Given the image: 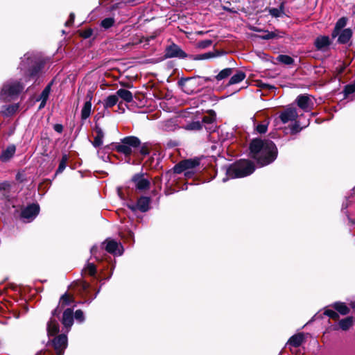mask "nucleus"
I'll use <instances>...</instances> for the list:
<instances>
[{
    "label": "nucleus",
    "mask_w": 355,
    "mask_h": 355,
    "mask_svg": "<svg viewBox=\"0 0 355 355\" xmlns=\"http://www.w3.org/2000/svg\"><path fill=\"white\" fill-rule=\"evenodd\" d=\"M141 146V140L136 136H126L121 139L120 145H116L115 151L129 157L132 154H135L137 150Z\"/></svg>",
    "instance_id": "7ed1b4c3"
},
{
    "label": "nucleus",
    "mask_w": 355,
    "mask_h": 355,
    "mask_svg": "<svg viewBox=\"0 0 355 355\" xmlns=\"http://www.w3.org/2000/svg\"><path fill=\"white\" fill-rule=\"evenodd\" d=\"M92 102L86 101L81 110V119L86 120L91 114Z\"/></svg>",
    "instance_id": "f704fd0d"
},
{
    "label": "nucleus",
    "mask_w": 355,
    "mask_h": 355,
    "mask_svg": "<svg viewBox=\"0 0 355 355\" xmlns=\"http://www.w3.org/2000/svg\"><path fill=\"white\" fill-rule=\"evenodd\" d=\"M279 37H280V36L278 35L276 31H266V34L261 36V38L265 40H269Z\"/></svg>",
    "instance_id": "c03bdc74"
},
{
    "label": "nucleus",
    "mask_w": 355,
    "mask_h": 355,
    "mask_svg": "<svg viewBox=\"0 0 355 355\" xmlns=\"http://www.w3.org/2000/svg\"><path fill=\"white\" fill-rule=\"evenodd\" d=\"M11 188V184L8 181H4L0 183V191H4L7 192H10Z\"/></svg>",
    "instance_id": "603ef678"
},
{
    "label": "nucleus",
    "mask_w": 355,
    "mask_h": 355,
    "mask_svg": "<svg viewBox=\"0 0 355 355\" xmlns=\"http://www.w3.org/2000/svg\"><path fill=\"white\" fill-rule=\"evenodd\" d=\"M150 202L151 198L150 197L141 196L137 199L136 207H137L139 211L144 213L150 209Z\"/></svg>",
    "instance_id": "aec40b11"
},
{
    "label": "nucleus",
    "mask_w": 355,
    "mask_h": 355,
    "mask_svg": "<svg viewBox=\"0 0 355 355\" xmlns=\"http://www.w3.org/2000/svg\"><path fill=\"white\" fill-rule=\"evenodd\" d=\"M331 44V39L327 35H319L314 41V46L318 51H322Z\"/></svg>",
    "instance_id": "f3484780"
},
{
    "label": "nucleus",
    "mask_w": 355,
    "mask_h": 355,
    "mask_svg": "<svg viewBox=\"0 0 355 355\" xmlns=\"http://www.w3.org/2000/svg\"><path fill=\"white\" fill-rule=\"evenodd\" d=\"M227 178H223V182L229 178H241L252 174L256 166L253 161L248 159H240L233 164L224 167Z\"/></svg>",
    "instance_id": "f03ea898"
},
{
    "label": "nucleus",
    "mask_w": 355,
    "mask_h": 355,
    "mask_svg": "<svg viewBox=\"0 0 355 355\" xmlns=\"http://www.w3.org/2000/svg\"><path fill=\"white\" fill-rule=\"evenodd\" d=\"M79 36L84 39L89 38L93 34V30L91 28L78 31Z\"/></svg>",
    "instance_id": "09e8293b"
},
{
    "label": "nucleus",
    "mask_w": 355,
    "mask_h": 355,
    "mask_svg": "<svg viewBox=\"0 0 355 355\" xmlns=\"http://www.w3.org/2000/svg\"><path fill=\"white\" fill-rule=\"evenodd\" d=\"M213 43L211 40H205L198 42L196 46L198 49H204L210 46Z\"/></svg>",
    "instance_id": "49530a36"
},
{
    "label": "nucleus",
    "mask_w": 355,
    "mask_h": 355,
    "mask_svg": "<svg viewBox=\"0 0 355 355\" xmlns=\"http://www.w3.org/2000/svg\"><path fill=\"white\" fill-rule=\"evenodd\" d=\"M173 173H176V174H180L182 172L185 171L186 168H184L183 161L182 160L180 162H178V164H176L173 166Z\"/></svg>",
    "instance_id": "a18cd8bd"
},
{
    "label": "nucleus",
    "mask_w": 355,
    "mask_h": 355,
    "mask_svg": "<svg viewBox=\"0 0 355 355\" xmlns=\"http://www.w3.org/2000/svg\"><path fill=\"white\" fill-rule=\"evenodd\" d=\"M119 101V98L116 94H112L108 96L103 101V107L104 108H110L114 106Z\"/></svg>",
    "instance_id": "2f4dec72"
},
{
    "label": "nucleus",
    "mask_w": 355,
    "mask_h": 355,
    "mask_svg": "<svg viewBox=\"0 0 355 355\" xmlns=\"http://www.w3.org/2000/svg\"><path fill=\"white\" fill-rule=\"evenodd\" d=\"M82 272L85 275L96 277L97 273L96 266L94 263L88 262L83 268Z\"/></svg>",
    "instance_id": "473e14b6"
},
{
    "label": "nucleus",
    "mask_w": 355,
    "mask_h": 355,
    "mask_svg": "<svg viewBox=\"0 0 355 355\" xmlns=\"http://www.w3.org/2000/svg\"><path fill=\"white\" fill-rule=\"evenodd\" d=\"M73 302V297L66 292L60 297L58 304L61 308H64L65 306L70 305Z\"/></svg>",
    "instance_id": "c756f323"
},
{
    "label": "nucleus",
    "mask_w": 355,
    "mask_h": 355,
    "mask_svg": "<svg viewBox=\"0 0 355 355\" xmlns=\"http://www.w3.org/2000/svg\"><path fill=\"white\" fill-rule=\"evenodd\" d=\"M234 68H225L219 71V73L214 76L215 80L218 82L225 80L233 74Z\"/></svg>",
    "instance_id": "cd10ccee"
},
{
    "label": "nucleus",
    "mask_w": 355,
    "mask_h": 355,
    "mask_svg": "<svg viewBox=\"0 0 355 355\" xmlns=\"http://www.w3.org/2000/svg\"><path fill=\"white\" fill-rule=\"evenodd\" d=\"M152 145L150 142H141V146H139V153L142 156H146L150 154L151 150Z\"/></svg>",
    "instance_id": "e433bc0d"
},
{
    "label": "nucleus",
    "mask_w": 355,
    "mask_h": 355,
    "mask_svg": "<svg viewBox=\"0 0 355 355\" xmlns=\"http://www.w3.org/2000/svg\"><path fill=\"white\" fill-rule=\"evenodd\" d=\"M330 307H327L324 309L323 314L330 319H332L334 321H338L340 319V315L337 313V311L333 309H329Z\"/></svg>",
    "instance_id": "4c0bfd02"
},
{
    "label": "nucleus",
    "mask_w": 355,
    "mask_h": 355,
    "mask_svg": "<svg viewBox=\"0 0 355 355\" xmlns=\"http://www.w3.org/2000/svg\"><path fill=\"white\" fill-rule=\"evenodd\" d=\"M54 82H55V78H53L47 84V85L44 87V89L42 90V92H41V94H40V96L38 97V98H40V99H44V100H48L49 99V94H50L51 91V87L53 85Z\"/></svg>",
    "instance_id": "72a5a7b5"
},
{
    "label": "nucleus",
    "mask_w": 355,
    "mask_h": 355,
    "mask_svg": "<svg viewBox=\"0 0 355 355\" xmlns=\"http://www.w3.org/2000/svg\"><path fill=\"white\" fill-rule=\"evenodd\" d=\"M268 125L269 121L268 120H265L261 123H259L256 126L255 130L259 134H265L268 130Z\"/></svg>",
    "instance_id": "a19ab883"
},
{
    "label": "nucleus",
    "mask_w": 355,
    "mask_h": 355,
    "mask_svg": "<svg viewBox=\"0 0 355 355\" xmlns=\"http://www.w3.org/2000/svg\"><path fill=\"white\" fill-rule=\"evenodd\" d=\"M24 89V85L20 81L6 83L0 91V97L6 99L8 97L18 96Z\"/></svg>",
    "instance_id": "423d86ee"
},
{
    "label": "nucleus",
    "mask_w": 355,
    "mask_h": 355,
    "mask_svg": "<svg viewBox=\"0 0 355 355\" xmlns=\"http://www.w3.org/2000/svg\"><path fill=\"white\" fill-rule=\"evenodd\" d=\"M40 211V205L37 203H32L21 210L20 217L23 219H26L27 222H31L36 218Z\"/></svg>",
    "instance_id": "1a4fd4ad"
},
{
    "label": "nucleus",
    "mask_w": 355,
    "mask_h": 355,
    "mask_svg": "<svg viewBox=\"0 0 355 355\" xmlns=\"http://www.w3.org/2000/svg\"><path fill=\"white\" fill-rule=\"evenodd\" d=\"M62 309L63 308H61V306H59V304H58L57 306V307L52 311L51 318H59Z\"/></svg>",
    "instance_id": "5fc2aeb1"
},
{
    "label": "nucleus",
    "mask_w": 355,
    "mask_h": 355,
    "mask_svg": "<svg viewBox=\"0 0 355 355\" xmlns=\"http://www.w3.org/2000/svg\"><path fill=\"white\" fill-rule=\"evenodd\" d=\"M46 333L48 337L59 335L60 325L56 318H51L46 324Z\"/></svg>",
    "instance_id": "2eb2a0df"
},
{
    "label": "nucleus",
    "mask_w": 355,
    "mask_h": 355,
    "mask_svg": "<svg viewBox=\"0 0 355 355\" xmlns=\"http://www.w3.org/2000/svg\"><path fill=\"white\" fill-rule=\"evenodd\" d=\"M352 35L353 31L350 28L338 31L337 43L339 44H347L350 42Z\"/></svg>",
    "instance_id": "a211bd4d"
},
{
    "label": "nucleus",
    "mask_w": 355,
    "mask_h": 355,
    "mask_svg": "<svg viewBox=\"0 0 355 355\" xmlns=\"http://www.w3.org/2000/svg\"><path fill=\"white\" fill-rule=\"evenodd\" d=\"M116 94L118 98L120 97L127 103H130L132 101L133 96L129 90L125 89H119L116 91Z\"/></svg>",
    "instance_id": "c85d7f7f"
},
{
    "label": "nucleus",
    "mask_w": 355,
    "mask_h": 355,
    "mask_svg": "<svg viewBox=\"0 0 355 355\" xmlns=\"http://www.w3.org/2000/svg\"><path fill=\"white\" fill-rule=\"evenodd\" d=\"M182 161L186 171L189 169H193L198 166L200 164V159L198 157H195L193 159H186Z\"/></svg>",
    "instance_id": "7c9ffc66"
},
{
    "label": "nucleus",
    "mask_w": 355,
    "mask_h": 355,
    "mask_svg": "<svg viewBox=\"0 0 355 355\" xmlns=\"http://www.w3.org/2000/svg\"><path fill=\"white\" fill-rule=\"evenodd\" d=\"M68 159H69V156L67 154H63L62 155V158L60 161L59 166H58V167L55 171V177L58 174H60L64 171V170L65 169V168L67 166V163Z\"/></svg>",
    "instance_id": "c9c22d12"
},
{
    "label": "nucleus",
    "mask_w": 355,
    "mask_h": 355,
    "mask_svg": "<svg viewBox=\"0 0 355 355\" xmlns=\"http://www.w3.org/2000/svg\"><path fill=\"white\" fill-rule=\"evenodd\" d=\"M295 101L297 106L305 112L311 110L313 106V103L311 101L309 96L307 94L299 95L297 97Z\"/></svg>",
    "instance_id": "ddd939ff"
},
{
    "label": "nucleus",
    "mask_w": 355,
    "mask_h": 355,
    "mask_svg": "<svg viewBox=\"0 0 355 355\" xmlns=\"http://www.w3.org/2000/svg\"><path fill=\"white\" fill-rule=\"evenodd\" d=\"M226 53L227 52L223 49H214L213 51H209L202 54H191L189 56V59L193 60H203L221 56L225 55Z\"/></svg>",
    "instance_id": "f8f14e48"
},
{
    "label": "nucleus",
    "mask_w": 355,
    "mask_h": 355,
    "mask_svg": "<svg viewBox=\"0 0 355 355\" xmlns=\"http://www.w3.org/2000/svg\"><path fill=\"white\" fill-rule=\"evenodd\" d=\"M277 60L286 65L293 64L295 62L294 59L288 55L280 54L277 57Z\"/></svg>",
    "instance_id": "58836bf2"
},
{
    "label": "nucleus",
    "mask_w": 355,
    "mask_h": 355,
    "mask_svg": "<svg viewBox=\"0 0 355 355\" xmlns=\"http://www.w3.org/2000/svg\"><path fill=\"white\" fill-rule=\"evenodd\" d=\"M304 340V334L299 333V334H296L292 336L289 338L288 343L292 347H298L302 344Z\"/></svg>",
    "instance_id": "bb28decb"
},
{
    "label": "nucleus",
    "mask_w": 355,
    "mask_h": 355,
    "mask_svg": "<svg viewBox=\"0 0 355 355\" xmlns=\"http://www.w3.org/2000/svg\"><path fill=\"white\" fill-rule=\"evenodd\" d=\"M269 13L275 17H281L282 15L279 12V10L277 8H272L269 10Z\"/></svg>",
    "instance_id": "13d9d810"
},
{
    "label": "nucleus",
    "mask_w": 355,
    "mask_h": 355,
    "mask_svg": "<svg viewBox=\"0 0 355 355\" xmlns=\"http://www.w3.org/2000/svg\"><path fill=\"white\" fill-rule=\"evenodd\" d=\"M198 78H200L202 81V85L205 83H207V82H213L214 80H215L214 77L211 78V77H206V76H198Z\"/></svg>",
    "instance_id": "e2e57ef3"
},
{
    "label": "nucleus",
    "mask_w": 355,
    "mask_h": 355,
    "mask_svg": "<svg viewBox=\"0 0 355 355\" xmlns=\"http://www.w3.org/2000/svg\"><path fill=\"white\" fill-rule=\"evenodd\" d=\"M297 117V110L293 107L286 109L279 114V119L283 123H286L290 121H295Z\"/></svg>",
    "instance_id": "dca6fc26"
},
{
    "label": "nucleus",
    "mask_w": 355,
    "mask_h": 355,
    "mask_svg": "<svg viewBox=\"0 0 355 355\" xmlns=\"http://www.w3.org/2000/svg\"><path fill=\"white\" fill-rule=\"evenodd\" d=\"M328 307H331V309L336 310L338 314L342 315H347L350 312L349 306H348L345 302L340 301L335 302L329 304Z\"/></svg>",
    "instance_id": "6ab92c4d"
},
{
    "label": "nucleus",
    "mask_w": 355,
    "mask_h": 355,
    "mask_svg": "<svg viewBox=\"0 0 355 355\" xmlns=\"http://www.w3.org/2000/svg\"><path fill=\"white\" fill-rule=\"evenodd\" d=\"M64 127L62 124L56 123L53 125V130L58 133H62L63 132Z\"/></svg>",
    "instance_id": "052dcab7"
},
{
    "label": "nucleus",
    "mask_w": 355,
    "mask_h": 355,
    "mask_svg": "<svg viewBox=\"0 0 355 355\" xmlns=\"http://www.w3.org/2000/svg\"><path fill=\"white\" fill-rule=\"evenodd\" d=\"M94 130L96 132V136L94 138V141H92V144L94 148H99L103 145V139L104 137V132L102 128L98 124L96 123L94 128Z\"/></svg>",
    "instance_id": "412c9836"
},
{
    "label": "nucleus",
    "mask_w": 355,
    "mask_h": 355,
    "mask_svg": "<svg viewBox=\"0 0 355 355\" xmlns=\"http://www.w3.org/2000/svg\"><path fill=\"white\" fill-rule=\"evenodd\" d=\"M249 157L254 159L259 167L268 166L277 159L278 149L270 139H252L248 145Z\"/></svg>",
    "instance_id": "f257e3e1"
},
{
    "label": "nucleus",
    "mask_w": 355,
    "mask_h": 355,
    "mask_svg": "<svg viewBox=\"0 0 355 355\" xmlns=\"http://www.w3.org/2000/svg\"><path fill=\"white\" fill-rule=\"evenodd\" d=\"M120 85L123 87H127V88H132V84L130 83H127V82H120Z\"/></svg>",
    "instance_id": "338daca9"
},
{
    "label": "nucleus",
    "mask_w": 355,
    "mask_h": 355,
    "mask_svg": "<svg viewBox=\"0 0 355 355\" xmlns=\"http://www.w3.org/2000/svg\"><path fill=\"white\" fill-rule=\"evenodd\" d=\"M116 145H120L119 143H112L110 144L106 145L104 147L105 150H115V147Z\"/></svg>",
    "instance_id": "680f3d73"
},
{
    "label": "nucleus",
    "mask_w": 355,
    "mask_h": 355,
    "mask_svg": "<svg viewBox=\"0 0 355 355\" xmlns=\"http://www.w3.org/2000/svg\"><path fill=\"white\" fill-rule=\"evenodd\" d=\"M105 245L103 248L106 252L114 255H121L123 251V248L114 239H106L103 243Z\"/></svg>",
    "instance_id": "9b49d317"
},
{
    "label": "nucleus",
    "mask_w": 355,
    "mask_h": 355,
    "mask_svg": "<svg viewBox=\"0 0 355 355\" xmlns=\"http://www.w3.org/2000/svg\"><path fill=\"white\" fill-rule=\"evenodd\" d=\"M89 287H90V284L86 282H84L82 284V288L84 291H87V290H89Z\"/></svg>",
    "instance_id": "774afa93"
},
{
    "label": "nucleus",
    "mask_w": 355,
    "mask_h": 355,
    "mask_svg": "<svg viewBox=\"0 0 355 355\" xmlns=\"http://www.w3.org/2000/svg\"><path fill=\"white\" fill-rule=\"evenodd\" d=\"M61 323L67 329L66 331L68 332L73 324V311L72 309L67 308L63 311Z\"/></svg>",
    "instance_id": "4468645a"
},
{
    "label": "nucleus",
    "mask_w": 355,
    "mask_h": 355,
    "mask_svg": "<svg viewBox=\"0 0 355 355\" xmlns=\"http://www.w3.org/2000/svg\"><path fill=\"white\" fill-rule=\"evenodd\" d=\"M184 128L187 130H200L202 128V124L198 121H192L187 124Z\"/></svg>",
    "instance_id": "ea45409f"
},
{
    "label": "nucleus",
    "mask_w": 355,
    "mask_h": 355,
    "mask_svg": "<svg viewBox=\"0 0 355 355\" xmlns=\"http://www.w3.org/2000/svg\"><path fill=\"white\" fill-rule=\"evenodd\" d=\"M178 85L184 93L193 94L201 92L202 81L198 76L181 78L178 81Z\"/></svg>",
    "instance_id": "39448f33"
},
{
    "label": "nucleus",
    "mask_w": 355,
    "mask_h": 355,
    "mask_svg": "<svg viewBox=\"0 0 355 355\" xmlns=\"http://www.w3.org/2000/svg\"><path fill=\"white\" fill-rule=\"evenodd\" d=\"M19 109L18 104H10L8 105H3L1 107L0 114L4 117H9L16 113Z\"/></svg>",
    "instance_id": "393cba45"
},
{
    "label": "nucleus",
    "mask_w": 355,
    "mask_h": 355,
    "mask_svg": "<svg viewBox=\"0 0 355 355\" xmlns=\"http://www.w3.org/2000/svg\"><path fill=\"white\" fill-rule=\"evenodd\" d=\"M52 339L48 341L47 345L53 348L56 355H64V351L68 346V338L65 334H61L53 336Z\"/></svg>",
    "instance_id": "0eeeda50"
},
{
    "label": "nucleus",
    "mask_w": 355,
    "mask_h": 355,
    "mask_svg": "<svg viewBox=\"0 0 355 355\" xmlns=\"http://www.w3.org/2000/svg\"><path fill=\"white\" fill-rule=\"evenodd\" d=\"M164 58H177L179 59H185L189 58L191 54H187L183 51L180 46L172 42L165 48Z\"/></svg>",
    "instance_id": "6e6552de"
},
{
    "label": "nucleus",
    "mask_w": 355,
    "mask_h": 355,
    "mask_svg": "<svg viewBox=\"0 0 355 355\" xmlns=\"http://www.w3.org/2000/svg\"><path fill=\"white\" fill-rule=\"evenodd\" d=\"M76 318V320L82 322L85 320L84 313L82 310L78 309L76 310L75 313H73V319Z\"/></svg>",
    "instance_id": "3c124183"
},
{
    "label": "nucleus",
    "mask_w": 355,
    "mask_h": 355,
    "mask_svg": "<svg viewBox=\"0 0 355 355\" xmlns=\"http://www.w3.org/2000/svg\"><path fill=\"white\" fill-rule=\"evenodd\" d=\"M343 92L345 96H347L349 94H352L354 92H355V83L345 85L344 87Z\"/></svg>",
    "instance_id": "de8ad7c7"
},
{
    "label": "nucleus",
    "mask_w": 355,
    "mask_h": 355,
    "mask_svg": "<svg viewBox=\"0 0 355 355\" xmlns=\"http://www.w3.org/2000/svg\"><path fill=\"white\" fill-rule=\"evenodd\" d=\"M75 20V14L73 12H71L69 16L68 20L65 22V26H71L73 24Z\"/></svg>",
    "instance_id": "4d7b16f0"
},
{
    "label": "nucleus",
    "mask_w": 355,
    "mask_h": 355,
    "mask_svg": "<svg viewBox=\"0 0 355 355\" xmlns=\"http://www.w3.org/2000/svg\"><path fill=\"white\" fill-rule=\"evenodd\" d=\"M347 66H348V64H347L346 62H343L342 63V64H340V66L337 67L336 68V72L337 75H341L345 71V70L346 69Z\"/></svg>",
    "instance_id": "864d4df0"
},
{
    "label": "nucleus",
    "mask_w": 355,
    "mask_h": 355,
    "mask_svg": "<svg viewBox=\"0 0 355 355\" xmlns=\"http://www.w3.org/2000/svg\"><path fill=\"white\" fill-rule=\"evenodd\" d=\"M16 180H18L20 182H24L26 180V179L24 177V175H22V174H21L19 173H18L16 175Z\"/></svg>",
    "instance_id": "69168bd1"
},
{
    "label": "nucleus",
    "mask_w": 355,
    "mask_h": 355,
    "mask_svg": "<svg viewBox=\"0 0 355 355\" xmlns=\"http://www.w3.org/2000/svg\"><path fill=\"white\" fill-rule=\"evenodd\" d=\"M28 66L24 71V78L26 81L32 79L37 80L45 67L46 62L44 60L37 58H28Z\"/></svg>",
    "instance_id": "20e7f679"
},
{
    "label": "nucleus",
    "mask_w": 355,
    "mask_h": 355,
    "mask_svg": "<svg viewBox=\"0 0 355 355\" xmlns=\"http://www.w3.org/2000/svg\"><path fill=\"white\" fill-rule=\"evenodd\" d=\"M235 73L232 74L230 77L226 87H229L233 85H236L242 82L246 77V74L241 70H235Z\"/></svg>",
    "instance_id": "4be33fe9"
},
{
    "label": "nucleus",
    "mask_w": 355,
    "mask_h": 355,
    "mask_svg": "<svg viewBox=\"0 0 355 355\" xmlns=\"http://www.w3.org/2000/svg\"><path fill=\"white\" fill-rule=\"evenodd\" d=\"M338 329L343 331H348L354 324V317L347 316L345 318L338 320Z\"/></svg>",
    "instance_id": "a878e982"
},
{
    "label": "nucleus",
    "mask_w": 355,
    "mask_h": 355,
    "mask_svg": "<svg viewBox=\"0 0 355 355\" xmlns=\"http://www.w3.org/2000/svg\"><path fill=\"white\" fill-rule=\"evenodd\" d=\"M115 20L113 17H107L101 22V26L105 29H108L114 26Z\"/></svg>",
    "instance_id": "79ce46f5"
},
{
    "label": "nucleus",
    "mask_w": 355,
    "mask_h": 355,
    "mask_svg": "<svg viewBox=\"0 0 355 355\" xmlns=\"http://www.w3.org/2000/svg\"><path fill=\"white\" fill-rule=\"evenodd\" d=\"M16 146L14 144L9 145L3 150L0 155V160L3 162L9 161L15 155Z\"/></svg>",
    "instance_id": "b1692460"
},
{
    "label": "nucleus",
    "mask_w": 355,
    "mask_h": 355,
    "mask_svg": "<svg viewBox=\"0 0 355 355\" xmlns=\"http://www.w3.org/2000/svg\"><path fill=\"white\" fill-rule=\"evenodd\" d=\"M131 181L135 184L137 190L144 191L149 189L150 182L144 178V173H135L131 178Z\"/></svg>",
    "instance_id": "9d476101"
},
{
    "label": "nucleus",
    "mask_w": 355,
    "mask_h": 355,
    "mask_svg": "<svg viewBox=\"0 0 355 355\" xmlns=\"http://www.w3.org/2000/svg\"><path fill=\"white\" fill-rule=\"evenodd\" d=\"M302 128L303 127H300L299 121H295V123L293 124L291 127V134L295 135L296 133L300 132Z\"/></svg>",
    "instance_id": "8fccbe9b"
},
{
    "label": "nucleus",
    "mask_w": 355,
    "mask_h": 355,
    "mask_svg": "<svg viewBox=\"0 0 355 355\" xmlns=\"http://www.w3.org/2000/svg\"><path fill=\"white\" fill-rule=\"evenodd\" d=\"M259 87H261V89H268V90H272L276 89V87L274 85L263 83H260L259 85Z\"/></svg>",
    "instance_id": "bf43d9fd"
},
{
    "label": "nucleus",
    "mask_w": 355,
    "mask_h": 355,
    "mask_svg": "<svg viewBox=\"0 0 355 355\" xmlns=\"http://www.w3.org/2000/svg\"><path fill=\"white\" fill-rule=\"evenodd\" d=\"M347 23V18L345 17H340L336 21L334 28L331 32V39H335L337 37L338 31H343L345 29L344 28L346 26Z\"/></svg>",
    "instance_id": "5701e85b"
},
{
    "label": "nucleus",
    "mask_w": 355,
    "mask_h": 355,
    "mask_svg": "<svg viewBox=\"0 0 355 355\" xmlns=\"http://www.w3.org/2000/svg\"><path fill=\"white\" fill-rule=\"evenodd\" d=\"M36 101H41L40 104L39 105V107H38V110H40L43 109L45 107L48 100L37 98Z\"/></svg>",
    "instance_id": "0e129e2a"
},
{
    "label": "nucleus",
    "mask_w": 355,
    "mask_h": 355,
    "mask_svg": "<svg viewBox=\"0 0 355 355\" xmlns=\"http://www.w3.org/2000/svg\"><path fill=\"white\" fill-rule=\"evenodd\" d=\"M153 183L155 186V188H157L158 190L162 189V178L160 176L155 177L153 180Z\"/></svg>",
    "instance_id": "6e6d98bb"
},
{
    "label": "nucleus",
    "mask_w": 355,
    "mask_h": 355,
    "mask_svg": "<svg viewBox=\"0 0 355 355\" xmlns=\"http://www.w3.org/2000/svg\"><path fill=\"white\" fill-rule=\"evenodd\" d=\"M211 115L205 116L202 118V123L211 124L213 123L216 120V114L214 110H210Z\"/></svg>",
    "instance_id": "37998d69"
}]
</instances>
